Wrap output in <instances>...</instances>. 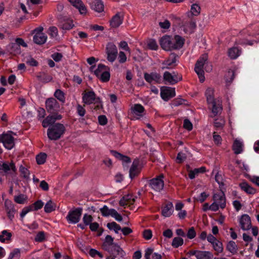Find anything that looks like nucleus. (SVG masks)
Masks as SVG:
<instances>
[{"label":"nucleus","instance_id":"nucleus-1","mask_svg":"<svg viewBox=\"0 0 259 259\" xmlns=\"http://www.w3.org/2000/svg\"><path fill=\"white\" fill-rule=\"evenodd\" d=\"M205 95L208 108L211 110L214 116L221 114L223 110L222 101L219 99L214 98V89L208 88L205 91Z\"/></svg>","mask_w":259,"mask_h":259},{"label":"nucleus","instance_id":"nucleus-2","mask_svg":"<svg viewBox=\"0 0 259 259\" xmlns=\"http://www.w3.org/2000/svg\"><path fill=\"white\" fill-rule=\"evenodd\" d=\"M65 131V126L60 123L50 126L47 131L48 138L51 140H57L61 138Z\"/></svg>","mask_w":259,"mask_h":259},{"label":"nucleus","instance_id":"nucleus-3","mask_svg":"<svg viewBox=\"0 0 259 259\" xmlns=\"http://www.w3.org/2000/svg\"><path fill=\"white\" fill-rule=\"evenodd\" d=\"M82 102L88 105L96 104L95 109H99L102 106L101 101L99 97H97L93 91H90L82 93Z\"/></svg>","mask_w":259,"mask_h":259},{"label":"nucleus","instance_id":"nucleus-4","mask_svg":"<svg viewBox=\"0 0 259 259\" xmlns=\"http://www.w3.org/2000/svg\"><path fill=\"white\" fill-rule=\"evenodd\" d=\"M207 59V55L206 54H204L201 56L195 64L194 68L195 71L198 75L201 82H203L205 80L203 66Z\"/></svg>","mask_w":259,"mask_h":259},{"label":"nucleus","instance_id":"nucleus-5","mask_svg":"<svg viewBox=\"0 0 259 259\" xmlns=\"http://www.w3.org/2000/svg\"><path fill=\"white\" fill-rule=\"evenodd\" d=\"M82 208L80 207L76 208L73 210H70L66 219L69 224H75L77 223L80 219L82 214Z\"/></svg>","mask_w":259,"mask_h":259},{"label":"nucleus","instance_id":"nucleus-6","mask_svg":"<svg viewBox=\"0 0 259 259\" xmlns=\"http://www.w3.org/2000/svg\"><path fill=\"white\" fill-rule=\"evenodd\" d=\"M163 78L166 83L173 85L182 80V75L176 72L171 73L168 71H165L163 73Z\"/></svg>","mask_w":259,"mask_h":259},{"label":"nucleus","instance_id":"nucleus-7","mask_svg":"<svg viewBox=\"0 0 259 259\" xmlns=\"http://www.w3.org/2000/svg\"><path fill=\"white\" fill-rule=\"evenodd\" d=\"M46 108L47 111L52 114H58L60 106L58 101L53 98L48 99L46 101Z\"/></svg>","mask_w":259,"mask_h":259},{"label":"nucleus","instance_id":"nucleus-8","mask_svg":"<svg viewBox=\"0 0 259 259\" xmlns=\"http://www.w3.org/2000/svg\"><path fill=\"white\" fill-rule=\"evenodd\" d=\"M106 54L107 55V59L110 63H113L116 60L118 50L116 46L112 42L108 43L106 48Z\"/></svg>","mask_w":259,"mask_h":259},{"label":"nucleus","instance_id":"nucleus-9","mask_svg":"<svg viewBox=\"0 0 259 259\" xmlns=\"http://www.w3.org/2000/svg\"><path fill=\"white\" fill-rule=\"evenodd\" d=\"M196 27V21L190 18L184 20L181 27V29L186 34H191L193 33Z\"/></svg>","mask_w":259,"mask_h":259},{"label":"nucleus","instance_id":"nucleus-10","mask_svg":"<svg viewBox=\"0 0 259 259\" xmlns=\"http://www.w3.org/2000/svg\"><path fill=\"white\" fill-rule=\"evenodd\" d=\"M163 176L162 175L157 178L152 179L149 182V185L151 189L156 192H160L164 187V182L162 180Z\"/></svg>","mask_w":259,"mask_h":259},{"label":"nucleus","instance_id":"nucleus-11","mask_svg":"<svg viewBox=\"0 0 259 259\" xmlns=\"http://www.w3.org/2000/svg\"><path fill=\"white\" fill-rule=\"evenodd\" d=\"M16 171V168L13 162L0 161V173H4L5 175H7L15 172Z\"/></svg>","mask_w":259,"mask_h":259},{"label":"nucleus","instance_id":"nucleus-12","mask_svg":"<svg viewBox=\"0 0 259 259\" xmlns=\"http://www.w3.org/2000/svg\"><path fill=\"white\" fill-rule=\"evenodd\" d=\"M0 141L3 143L5 147L8 149H12L14 145V138L9 134H3L0 136Z\"/></svg>","mask_w":259,"mask_h":259},{"label":"nucleus","instance_id":"nucleus-13","mask_svg":"<svg viewBox=\"0 0 259 259\" xmlns=\"http://www.w3.org/2000/svg\"><path fill=\"white\" fill-rule=\"evenodd\" d=\"M144 77L145 80L150 84L160 83L161 82V75L156 72L145 73Z\"/></svg>","mask_w":259,"mask_h":259},{"label":"nucleus","instance_id":"nucleus-14","mask_svg":"<svg viewBox=\"0 0 259 259\" xmlns=\"http://www.w3.org/2000/svg\"><path fill=\"white\" fill-rule=\"evenodd\" d=\"M175 96L176 92L175 88L168 87H163L161 88L160 96L164 101H167Z\"/></svg>","mask_w":259,"mask_h":259},{"label":"nucleus","instance_id":"nucleus-15","mask_svg":"<svg viewBox=\"0 0 259 259\" xmlns=\"http://www.w3.org/2000/svg\"><path fill=\"white\" fill-rule=\"evenodd\" d=\"M43 28L42 27L35 29L34 30L35 34L33 36V41L38 45H42L45 44L47 39V36L46 34L42 32Z\"/></svg>","mask_w":259,"mask_h":259},{"label":"nucleus","instance_id":"nucleus-16","mask_svg":"<svg viewBox=\"0 0 259 259\" xmlns=\"http://www.w3.org/2000/svg\"><path fill=\"white\" fill-rule=\"evenodd\" d=\"M142 166L140 160L138 159H135L130 169L129 176L131 179H133L137 177L141 172Z\"/></svg>","mask_w":259,"mask_h":259},{"label":"nucleus","instance_id":"nucleus-17","mask_svg":"<svg viewBox=\"0 0 259 259\" xmlns=\"http://www.w3.org/2000/svg\"><path fill=\"white\" fill-rule=\"evenodd\" d=\"M177 56L175 54H171L169 57L165 60H164L162 63V67H161L162 69H172L176 67L177 65Z\"/></svg>","mask_w":259,"mask_h":259},{"label":"nucleus","instance_id":"nucleus-18","mask_svg":"<svg viewBox=\"0 0 259 259\" xmlns=\"http://www.w3.org/2000/svg\"><path fill=\"white\" fill-rule=\"evenodd\" d=\"M212 199L220 205L222 209H224L226 206V199L224 193L222 191L217 192L213 194Z\"/></svg>","mask_w":259,"mask_h":259},{"label":"nucleus","instance_id":"nucleus-19","mask_svg":"<svg viewBox=\"0 0 259 259\" xmlns=\"http://www.w3.org/2000/svg\"><path fill=\"white\" fill-rule=\"evenodd\" d=\"M69 3L79 12L81 15H85L88 13V9L81 0H68Z\"/></svg>","mask_w":259,"mask_h":259},{"label":"nucleus","instance_id":"nucleus-20","mask_svg":"<svg viewBox=\"0 0 259 259\" xmlns=\"http://www.w3.org/2000/svg\"><path fill=\"white\" fill-rule=\"evenodd\" d=\"M160 45L166 51L172 50V38L169 35L163 36L160 40Z\"/></svg>","mask_w":259,"mask_h":259},{"label":"nucleus","instance_id":"nucleus-21","mask_svg":"<svg viewBox=\"0 0 259 259\" xmlns=\"http://www.w3.org/2000/svg\"><path fill=\"white\" fill-rule=\"evenodd\" d=\"M62 116L60 114H52L48 116L42 121V125L44 127H47L49 126L53 125L56 120H60Z\"/></svg>","mask_w":259,"mask_h":259},{"label":"nucleus","instance_id":"nucleus-22","mask_svg":"<svg viewBox=\"0 0 259 259\" xmlns=\"http://www.w3.org/2000/svg\"><path fill=\"white\" fill-rule=\"evenodd\" d=\"M5 205L8 217L12 221L14 218V214L16 212L14 204L11 201L6 200L5 202Z\"/></svg>","mask_w":259,"mask_h":259},{"label":"nucleus","instance_id":"nucleus-23","mask_svg":"<svg viewBox=\"0 0 259 259\" xmlns=\"http://www.w3.org/2000/svg\"><path fill=\"white\" fill-rule=\"evenodd\" d=\"M240 225L241 228L243 230H248L251 228L250 218L247 214H243L240 219Z\"/></svg>","mask_w":259,"mask_h":259},{"label":"nucleus","instance_id":"nucleus-24","mask_svg":"<svg viewBox=\"0 0 259 259\" xmlns=\"http://www.w3.org/2000/svg\"><path fill=\"white\" fill-rule=\"evenodd\" d=\"M185 41L183 37L179 35H175L174 38H172V50L181 49L184 46Z\"/></svg>","mask_w":259,"mask_h":259},{"label":"nucleus","instance_id":"nucleus-25","mask_svg":"<svg viewBox=\"0 0 259 259\" xmlns=\"http://www.w3.org/2000/svg\"><path fill=\"white\" fill-rule=\"evenodd\" d=\"M90 6L93 10L98 13H101L104 10V4L101 0H92Z\"/></svg>","mask_w":259,"mask_h":259},{"label":"nucleus","instance_id":"nucleus-26","mask_svg":"<svg viewBox=\"0 0 259 259\" xmlns=\"http://www.w3.org/2000/svg\"><path fill=\"white\" fill-rule=\"evenodd\" d=\"M135 201V197L132 194L124 195L119 201L120 206L125 207L127 205L133 204Z\"/></svg>","mask_w":259,"mask_h":259},{"label":"nucleus","instance_id":"nucleus-27","mask_svg":"<svg viewBox=\"0 0 259 259\" xmlns=\"http://www.w3.org/2000/svg\"><path fill=\"white\" fill-rule=\"evenodd\" d=\"M122 16L117 13L114 15L110 20V25L112 27L117 28L122 24Z\"/></svg>","mask_w":259,"mask_h":259},{"label":"nucleus","instance_id":"nucleus-28","mask_svg":"<svg viewBox=\"0 0 259 259\" xmlns=\"http://www.w3.org/2000/svg\"><path fill=\"white\" fill-rule=\"evenodd\" d=\"M7 50L12 55H17L21 53L20 47L15 42H12L7 46Z\"/></svg>","mask_w":259,"mask_h":259},{"label":"nucleus","instance_id":"nucleus-29","mask_svg":"<svg viewBox=\"0 0 259 259\" xmlns=\"http://www.w3.org/2000/svg\"><path fill=\"white\" fill-rule=\"evenodd\" d=\"M153 249L152 248H148L145 250L144 257L145 259H161V254L158 253H153Z\"/></svg>","mask_w":259,"mask_h":259},{"label":"nucleus","instance_id":"nucleus-30","mask_svg":"<svg viewBox=\"0 0 259 259\" xmlns=\"http://www.w3.org/2000/svg\"><path fill=\"white\" fill-rule=\"evenodd\" d=\"M94 69L95 66H92L90 68L91 71H94L95 75H96L97 77H99V76L101 75L102 73L104 72V71L109 70V68L108 66L102 64H99L98 65L97 68L95 70H94Z\"/></svg>","mask_w":259,"mask_h":259},{"label":"nucleus","instance_id":"nucleus-31","mask_svg":"<svg viewBox=\"0 0 259 259\" xmlns=\"http://www.w3.org/2000/svg\"><path fill=\"white\" fill-rule=\"evenodd\" d=\"M241 189L248 194H254L256 190L250 186L247 182H242L239 184Z\"/></svg>","mask_w":259,"mask_h":259},{"label":"nucleus","instance_id":"nucleus-32","mask_svg":"<svg viewBox=\"0 0 259 259\" xmlns=\"http://www.w3.org/2000/svg\"><path fill=\"white\" fill-rule=\"evenodd\" d=\"M133 113L139 116L137 119H139L145 114L144 107L140 104H135L133 108Z\"/></svg>","mask_w":259,"mask_h":259},{"label":"nucleus","instance_id":"nucleus-33","mask_svg":"<svg viewBox=\"0 0 259 259\" xmlns=\"http://www.w3.org/2000/svg\"><path fill=\"white\" fill-rule=\"evenodd\" d=\"M241 53V50L236 47L230 48L228 52V56L231 59H236L240 55Z\"/></svg>","mask_w":259,"mask_h":259},{"label":"nucleus","instance_id":"nucleus-34","mask_svg":"<svg viewBox=\"0 0 259 259\" xmlns=\"http://www.w3.org/2000/svg\"><path fill=\"white\" fill-rule=\"evenodd\" d=\"M243 144L242 142L238 140H235L232 146V149L235 154H239L243 151Z\"/></svg>","mask_w":259,"mask_h":259},{"label":"nucleus","instance_id":"nucleus-35","mask_svg":"<svg viewBox=\"0 0 259 259\" xmlns=\"http://www.w3.org/2000/svg\"><path fill=\"white\" fill-rule=\"evenodd\" d=\"M173 211V205L169 202L166 204L162 208V214L165 217H168L171 215Z\"/></svg>","mask_w":259,"mask_h":259},{"label":"nucleus","instance_id":"nucleus-36","mask_svg":"<svg viewBox=\"0 0 259 259\" xmlns=\"http://www.w3.org/2000/svg\"><path fill=\"white\" fill-rule=\"evenodd\" d=\"M113 244V238L110 235H107L103 244V248L105 250H110L111 246Z\"/></svg>","mask_w":259,"mask_h":259},{"label":"nucleus","instance_id":"nucleus-37","mask_svg":"<svg viewBox=\"0 0 259 259\" xmlns=\"http://www.w3.org/2000/svg\"><path fill=\"white\" fill-rule=\"evenodd\" d=\"M73 26V21L69 19H64L60 23V27L64 30H69Z\"/></svg>","mask_w":259,"mask_h":259},{"label":"nucleus","instance_id":"nucleus-38","mask_svg":"<svg viewBox=\"0 0 259 259\" xmlns=\"http://www.w3.org/2000/svg\"><path fill=\"white\" fill-rule=\"evenodd\" d=\"M113 155L116 158L121 160L125 163H130L131 160L129 157L123 155L115 151H111Z\"/></svg>","mask_w":259,"mask_h":259},{"label":"nucleus","instance_id":"nucleus-39","mask_svg":"<svg viewBox=\"0 0 259 259\" xmlns=\"http://www.w3.org/2000/svg\"><path fill=\"white\" fill-rule=\"evenodd\" d=\"M107 251L114 255L118 254L122 255L123 253V251L121 248H120L119 246L115 244L111 246L110 250Z\"/></svg>","mask_w":259,"mask_h":259},{"label":"nucleus","instance_id":"nucleus-40","mask_svg":"<svg viewBox=\"0 0 259 259\" xmlns=\"http://www.w3.org/2000/svg\"><path fill=\"white\" fill-rule=\"evenodd\" d=\"M205 171V167H201L198 168H195L193 170H190L189 172V177L192 180L195 178L199 173H203Z\"/></svg>","mask_w":259,"mask_h":259},{"label":"nucleus","instance_id":"nucleus-41","mask_svg":"<svg viewBox=\"0 0 259 259\" xmlns=\"http://www.w3.org/2000/svg\"><path fill=\"white\" fill-rule=\"evenodd\" d=\"M56 205L52 200L48 201L45 205L44 210L46 213H50L56 209Z\"/></svg>","mask_w":259,"mask_h":259},{"label":"nucleus","instance_id":"nucleus-42","mask_svg":"<svg viewBox=\"0 0 259 259\" xmlns=\"http://www.w3.org/2000/svg\"><path fill=\"white\" fill-rule=\"evenodd\" d=\"M226 248L227 249L233 254L236 253L238 250L237 245L233 241H229L227 245Z\"/></svg>","mask_w":259,"mask_h":259},{"label":"nucleus","instance_id":"nucleus-43","mask_svg":"<svg viewBox=\"0 0 259 259\" xmlns=\"http://www.w3.org/2000/svg\"><path fill=\"white\" fill-rule=\"evenodd\" d=\"M12 234L8 232L7 230H3L0 234V241L1 242H5L6 241H9L11 240Z\"/></svg>","mask_w":259,"mask_h":259},{"label":"nucleus","instance_id":"nucleus-44","mask_svg":"<svg viewBox=\"0 0 259 259\" xmlns=\"http://www.w3.org/2000/svg\"><path fill=\"white\" fill-rule=\"evenodd\" d=\"M201 11V8L197 4H194L191 5L190 13L194 16H197L199 15Z\"/></svg>","mask_w":259,"mask_h":259},{"label":"nucleus","instance_id":"nucleus-45","mask_svg":"<svg viewBox=\"0 0 259 259\" xmlns=\"http://www.w3.org/2000/svg\"><path fill=\"white\" fill-rule=\"evenodd\" d=\"M54 95L62 103L64 104L65 102V94L61 90H56Z\"/></svg>","mask_w":259,"mask_h":259},{"label":"nucleus","instance_id":"nucleus-46","mask_svg":"<svg viewBox=\"0 0 259 259\" xmlns=\"http://www.w3.org/2000/svg\"><path fill=\"white\" fill-rule=\"evenodd\" d=\"M212 254L209 251H200L197 259H212Z\"/></svg>","mask_w":259,"mask_h":259},{"label":"nucleus","instance_id":"nucleus-47","mask_svg":"<svg viewBox=\"0 0 259 259\" xmlns=\"http://www.w3.org/2000/svg\"><path fill=\"white\" fill-rule=\"evenodd\" d=\"M214 250L217 252V254L222 253L223 251V247L222 243L217 240L212 244Z\"/></svg>","mask_w":259,"mask_h":259},{"label":"nucleus","instance_id":"nucleus-48","mask_svg":"<svg viewBox=\"0 0 259 259\" xmlns=\"http://www.w3.org/2000/svg\"><path fill=\"white\" fill-rule=\"evenodd\" d=\"M107 227L109 230H114L116 233H118V231L121 229L119 225L114 222L108 223Z\"/></svg>","mask_w":259,"mask_h":259},{"label":"nucleus","instance_id":"nucleus-49","mask_svg":"<svg viewBox=\"0 0 259 259\" xmlns=\"http://www.w3.org/2000/svg\"><path fill=\"white\" fill-rule=\"evenodd\" d=\"M235 77V72L233 70L230 69L225 75V80L227 82L231 83Z\"/></svg>","mask_w":259,"mask_h":259},{"label":"nucleus","instance_id":"nucleus-50","mask_svg":"<svg viewBox=\"0 0 259 259\" xmlns=\"http://www.w3.org/2000/svg\"><path fill=\"white\" fill-rule=\"evenodd\" d=\"M27 199V196L22 194L14 197V201L18 204H24Z\"/></svg>","mask_w":259,"mask_h":259},{"label":"nucleus","instance_id":"nucleus-51","mask_svg":"<svg viewBox=\"0 0 259 259\" xmlns=\"http://www.w3.org/2000/svg\"><path fill=\"white\" fill-rule=\"evenodd\" d=\"M48 33L51 38L56 39L58 34V29L56 27L51 26L49 28Z\"/></svg>","mask_w":259,"mask_h":259},{"label":"nucleus","instance_id":"nucleus-52","mask_svg":"<svg viewBox=\"0 0 259 259\" xmlns=\"http://www.w3.org/2000/svg\"><path fill=\"white\" fill-rule=\"evenodd\" d=\"M110 77V74L109 70H107L102 72L101 75L98 77L103 82H107L109 80Z\"/></svg>","mask_w":259,"mask_h":259},{"label":"nucleus","instance_id":"nucleus-53","mask_svg":"<svg viewBox=\"0 0 259 259\" xmlns=\"http://www.w3.org/2000/svg\"><path fill=\"white\" fill-rule=\"evenodd\" d=\"M184 243L183 239L179 237H175L173 239L171 245L175 248H178L183 245Z\"/></svg>","mask_w":259,"mask_h":259},{"label":"nucleus","instance_id":"nucleus-54","mask_svg":"<svg viewBox=\"0 0 259 259\" xmlns=\"http://www.w3.org/2000/svg\"><path fill=\"white\" fill-rule=\"evenodd\" d=\"M47 158V154L45 153H41L36 156V160L38 164H44Z\"/></svg>","mask_w":259,"mask_h":259},{"label":"nucleus","instance_id":"nucleus-55","mask_svg":"<svg viewBox=\"0 0 259 259\" xmlns=\"http://www.w3.org/2000/svg\"><path fill=\"white\" fill-rule=\"evenodd\" d=\"M114 209H109L108 207L106 205H104L102 208H100V211L104 217H108L111 216V213H112V210Z\"/></svg>","mask_w":259,"mask_h":259},{"label":"nucleus","instance_id":"nucleus-56","mask_svg":"<svg viewBox=\"0 0 259 259\" xmlns=\"http://www.w3.org/2000/svg\"><path fill=\"white\" fill-rule=\"evenodd\" d=\"M147 46L149 49L152 50H157L158 46L155 40L151 39L147 41Z\"/></svg>","mask_w":259,"mask_h":259},{"label":"nucleus","instance_id":"nucleus-57","mask_svg":"<svg viewBox=\"0 0 259 259\" xmlns=\"http://www.w3.org/2000/svg\"><path fill=\"white\" fill-rule=\"evenodd\" d=\"M225 123V121L223 118H218L215 119L214 125L217 128H222Z\"/></svg>","mask_w":259,"mask_h":259},{"label":"nucleus","instance_id":"nucleus-58","mask_svg":"<svg viewBox=\"0 0 259 259\" xmlns=\"http://www.w3.org/2000/svg\"><path fill=\"white\" fill-rule=\"evenodd\" d=\"M44 205L43 202L40 200H37L32 204L30 205L32 207V210H37L42 207Z\"/></svg>","mask_w":259,"mask_h":259},{"label":"nucleus","instance_id":"nucleus-59","mask_svg":"<svg viewBox=\"0 0 259 259\" xmlns=\"http://www.w3.org/2000/svg\"><path fill=\"white\" fill-rule=\"evenodd\" d=\"M117 59L118 62L120 64L125 63L127 60L126 56L125 54L122 51L119 52Z\"/></svg>","mask_w":259,"mask_h":259},{"label":"nucleus","instance_id":"nucleus-60","mask_svg":"<svg viewBox=\"0 0 259 259\" xmlns=\"http://www.w3.org/2000/svg\"><path fill=\"white\" fill-rule=\"evenodd\" d=\"M82 220L85 225H89L92 223L93 217L92 215L86 213L84 214Z\"/></svg>","mask_w":259,"mask_h":259},{"label":"nucleus","instance_id":"nucleus-61","mask_svg":"<svg viewBox=\"0 0 259 259\" xmlns=\"http://www.w3.org/2000/svg\"><path fill=\"white\" fill-rule=\"evenodd\" d=\"M31 211H33L32 207L30 205L24 207L22 209L21 212L20 213L21 218L23 219L27 213Z\"/></svg>","mask_w":259,"mask_h":259},{"label":"nucleus","instance_id":"nucleus-62","mask_svg":"<svg viewBox=\"0 0 259 259\" xmlns=\"http://www.w3.org/2000/svg\"><path fill=\"white\" fill-rule=\"evenodd\" d=\"M111 212L112 213L111 216L114 218L117 221L121 222L122 220V216L115 209L112 210Z\"/></svg>","mask_w":259,"mask_h":259},{"label":"nucleus","instance_id":"nucleus-63","mask_svg":"<svg viewBox=\"0 0 259 259\" xmlns=\"http://www.w3.org/2000/svg\"><path fill=\"white\" fill-rule=\"evenodd\" d=\"M45 233L44 232H38L35 237V241L36 242H42L45 240Z\"/></svg>","mask_w":259,"mask_h":259},{"label":"nucleus","instance_id":"nucleus-64","mask_svg":"<svg viewBox=\"0 0 259 259\" xmlns=\"http://www.w3.org/2000/svg\"><path fill=\"white\" fill-rule=\"evenodd\" d=\"M77 113L80 116H83L86 112V111L83 107L81 105L78 104L77 106Z\"/></svg>","mask_w":259,"mask_h":259}]
</instances>
